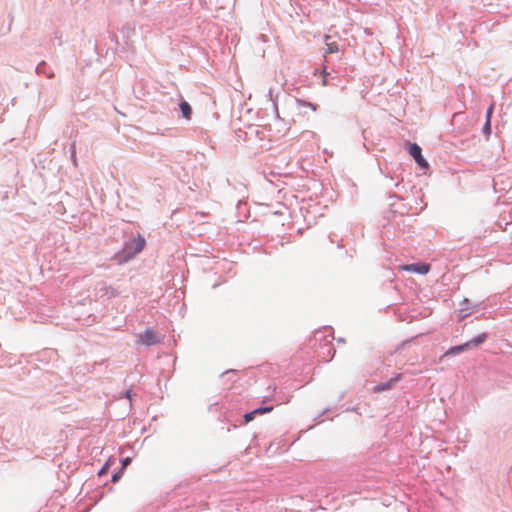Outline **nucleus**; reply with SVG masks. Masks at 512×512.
I'll list each match as a JSON object with an SVG mask.
<instances>
[{"label": "nucleus", "mask_w": 512, "mask_h": 512, "mask_svg": "<svg viewBox=\"0 0 512 512\" xmlns=\"http://www.w3.org/2000/svg\"><path fill=\"white\" fill-rule=\"evenodd\" d=\"M146 245L145 238L138 234L132 241L125 244L124 253H126L125 260L131 259L140 253Z\"/></svg>", "instance_id": "nucleus-1"}, {"label": "nucleus", "mask_w": 512, "mask_h": 512, "mask_svg": "<svg viewBox=\"0 0 512 512\" xmlns=\"http://www.w3.org/2000/svg\"><path fill=\"white\" fill-rule=\"evenodd\" d=\"M409 153L422 168H428V162L422 156V150L416 143L409 144Z\"/></svg>", "instance_id": "nucleus-2"}, {"label": "nucleus", "mask_w": 512, "mask_h": 512, "mask_svg": "<svg viewBox=\"0 0 512 512\" xmlns=\"http://www.w3.org/2000/svg\"><path fill=\"white\" fill-rule=\"evenodd\" d=\"M400 269L418 274H427L430 270V265L425 263L408 264L401 266Z\"/></svg>", "instance_id": "nucleus-3"}, {"label": "nucleus", "mask_w": 512, "mask_h": 512, "mask_svg": "<svg viewBox=\"0 0 512 512\" xmlns=\"http://www.w3.org/2000/svg\"><path fill=\"white\" fill-rule=\"evenodd\" d=\"M400 378H401V374H398L397 376L391 378L386 383H383V384H380V385H376L373 388V392L379 393V392H382V391H385V390L392 389L396 385V383L400 380Z\"/></svg>", "instance_id": "nucleus-4"}, {"label": "nucleus", "mask_w": 512, "mask_h": 512, "mask_svg": "<svg viewBox=\"0 0 512 512\" xmlns=\"http://www.w3.org/2000/svg\"><path fill=\"white\" fill-rule=\"evenodd\" d=\"M141 340L146 345H153V344H155L158 341L157 340V336H156V334L154 333L153 330H146L142 334Z\"/></svg>", "instance_id": "nucleus-5"}, {"label": "nucleus", "mask_w": 512, "mask_h": 512, "mask_svg": "<svg viewBox=\"0 0 512 512\" xmlns=\"http://www.w3.org/2000/svg\"><path fill=\"white\" fill-rule=\"evenodd\" d=\"M329 40H330V36L326 35L325 43L327 46V53H330V54L337 53L339 51L338 44L335 41L329 42Z\"/></svg>", "instance_id": "nucleus-6"}, {"label": "nucleus", "mask_w": 512, "mask_h": 512, "mask_svg": "<svg viewBox=\"0 0 512 512\" xmlns=\"http://www.w3.org/2000/svg\"><path fill=\"white\" fill-rule=\"evenodd\" d=\"M180 110H181L184 118H186L188 120L191 118L192 109L188 102H186V101L181 102Z\"/></svg>", "instance_id": "nucleus-7"}, {"label": "nucleus", "mask_w": 512, "mask_h": 512, "mask_svg": "<svg viewBox=\"0 0 512 512\" xmlns=\"http://www.w3.org/2000/svg\"><path fill=\"white\" fill-rule=\"evenodd\" d=\"M296 103H297V106L298 107H308L310 108L312 111H316L317 110V105L314 104V103H311V102H308L306 100H303V99H297L296 100Z\"/></svg>", "instance_id": "nucleus-8"}, {"label": "nucleus", "mask_w": 512, "mask_h": 512, "mask_svg": "<svg viewBox=\"0 0 512 512\" xmlns=\"http://www.w3.org/2000/svg\"><path fill=\"white\" fill-rule=\"evenodd\" d=\"M487 338V334L482 333L478 335L477 337L470 340L472 347H477L478 345L482 344Z\"/></svg>", "instance_id": "nucleus-9"}, {"label": "nucleus", "mask_w": 512, "mask_h": 512, "mask_svg": "<svg viewBox=\"0 0 512 512\" xmlns=\"http://www.w3.org/2000/svg\"><path fill=\"white\" fill-rule=\"evenodd\" d=\"M273 410V406H267V407H260V408H257L254 410V413L256 415L258 414H265V413H269Z\"/></svg>", "instance_id": "nucleus-10"}, {"label": "nucleus", "mask_w": 512, "mask_h": 512, "mask_svg": "<svg viewBox=\"0 0 512 512\" xmlns=\"http://www.w3.org/2000/svg\"><path fill=\"white\" fill-rule=\"evenodd\" d=\"M461 349H460V346H454V347H451L447 352H446V355H454V354H459L461 353Z\"/></svg>", "instance_id": "nucleus-11"}, {"label": "nucleus", "mask_w": 512, "mask_h": 512, "mask_svg": "<svg viewBox=\"0 0 512 512\" xmlns=\"http://www.w3.org/2000/svg\"><path fill=\"white\" fill-rule=\"evenodd\" d=\"M71 158H72L73 164H74L75 166H77L78 162H77V157H76V148H75V144H73V145H72Z\"/></svg>", "instance_id": "nucleus-12"}, {"label": "nucleus", "mask_w": 512, "mask_h": 512, "mask_svg": "<svg viewBox=\"0 0 512 512\" xmlns=\"http://www.w3.org/2000/svg\"><path fill=\"white\" fill-rule=\"evenodd\" d=\"M255 415L256 414L254 413V411L246 413L245 416H244L245 423H249L250 421H252L254 419Z\"/></svg>", "instance_id": "nucleus-13"}, {"label": "nucleus", "mask_w": 512, "mask_h": 512, "mask_svg": "<svg viewBox=\"0 0 512 512\" xmlns=\"http://www.w3.org/2000/svg\"><path fill=\"white\" fill-rule=\"evenodd\" d=\"M483 130H484L485 134H489L490 133V131H491V124H490V120L489 119H486V123L484 125Z\"/></svg>", "instance_id": "nucleus-14"}, {"label": "nucleus", "mask_w": 512, "mask_h": 512, "mask_svg": "<svg viewBox=\"0 0 512 512\" xmlns=\"http://www.w3.org/2000/svg\"><path fill=\"white\" fill-rule=\"evenodd\" d=\"M459 346H460V349H461V351H462V352H463V351H465V350H468V349L472 348V345H471V342H470V341H468V342H466V343H464V344H461V345H459Z\"/></svg>", "instance_id": "nucleus-15"}, {"label": "nucleus", "mask_w": 512, "mask_h": 512, "mask_svg": "<svg viewBox=\"0 0 512 512\" xmlns=\"http://www.w3.org/2000/svg\"><path fill=\"white\" fill-rule=\"evenodd\" d=\"M493 110H494V104H491L490 107L487 110L486 119H489V120L491 119Z\"/></svg>", "instance_id": "nucleus-16"}, {"label": "nucleus", "mask_w": 512, "mask_h": 512, "mask_svg": "<svg viewBox=\"0 0 512 512\" xmlns=\"http://www.w3.org/2000/svg\"><path fill=\"white\" fill-rule=\"evenodd\" d=\"M121 477V473H115L113 476H112V481L113 482H117Z\"/></svg>", "instance_id": "nucleus-17"}, {"label": "nucleus", "mask_w": 512, "mask_h": 512, "mask_svg": "<svg viewBox=\"0 0 512 512\" xmlns=\"http://www.w3.org/2000/svg\"><path fill=\"white\" fill-rule=\"evenodd\" d=\"M130 461H131V460H130V458H125V459L123 460V462H122V464H123V468H124V467H126V466L130 463Z\"/></svg>", "instance_id": "nucleus-18"}]
</instances>
